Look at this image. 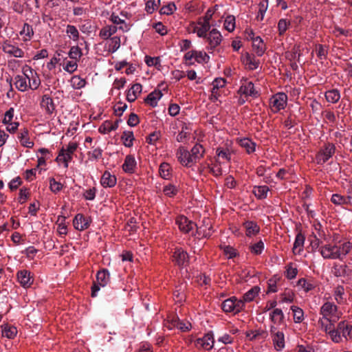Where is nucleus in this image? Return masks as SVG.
<instances>
[{
    "mask_svg": "<svg viewBox=\"0 0 352 352\" xmlns=\"http://www.w3.org/2000/svg\"><path fill=\"white\" fill-rule=\"evenodd\" d=\"M110 282V273L107 269H102L96 274V280L94 282L91 287V297L97 296V293L100 290V287L107 286Z\"/></svg>",
    "mask_w": 352,
    "mask_h": 352,
    "instance_id": "f257e3e1",
    "label": "nucleus"
},
{
    "mask_svg": "<svg viewBox=\"0 0 352 352\" xmlns=\"http://www.w3.org/2000/svg\"><path fill=\"white\" fill-rule=\"evenodd\" d=\"M336 146L331 142L325 143L316 155L318 164H324L335 154Z\"/></svg>",
    "mask_w": 352,
    "mask_h": 352,
    "instance_id": "f03ea898",
    "label": "nucleus"
},
{
    "mask_svg": "<svg viewBox=\"0 0 352 352\" xmlns=\"http://www.w3.org/2000/svg\"><path fill=\"white\" fill-rule=\"evenodd\" d=\"M352 331V325L345 320L340 321L335 328L336 335L339 336L338 340L333 341L335 343L342 342L349 340L351 336V332Z\"/></svg>",
    "mask_w": 352,
    "mask_h": 352,
    "instance_id": "7ed1b4c3",
    "label": "nucleus"
},
{
    "mask_svg": "<svg viewBox=\"0 0 352 352\" xmlns=\"http://www.w3.org/2000/svg\"><path fill=\"white\" fill-rule=\"evenodd\" d=\"M287 96L283 92H278L270 99V106L274 113L284 109L287 105Z\"/></svg>",
    "mask_w": 352,
    "mask_h": 352,
    "instance_id": "20e7f679",
    "label": "nucleus"
},
{
    "mask_svg": "<svg viewBox=\"0 0 352 352\" xmlns=\"http://www.w3.org/2000/svg\"><path fill=\"white\" fill-rule=\"evenodd\" d=\"M244 305L242 300H238L234 296L225 300L221 305V308L225 312H239Z\"/></svg>",
    "mask_w": 352,
    "mask_h": 352,
    "instance_id": "39448f33",
    "label": "nucleus"
},
{
    "mask_svg": "<svg viewBox=\"0 0 352 352\" xmlns=\"http://www.w3.org/2000/svg\"><path fill=\"white\" fill-rule=\"evenodd\" d=\"M23 75L26 76L28 80V88L36 90L41 85V80L36 72L27 65L23 67Z\"/></svg>",
    "mask_w": 352,
    "mask_h": 352,
    "instance_id": "423d86ee",
    "label": "nucleus"
},
{
    "mask_svg": "<svg viewBox=\"0 0 352 352\" xmlns=\"http://www.w3.org/2000/svg\"><path fill=\"white\" fill-rule=\"evenodd\" d=\"M270 335L275 349L281 351L285 347V335L283 332L279 331L274 325H272L270 327Z\"/></svg>",
    "mask_w": 352,
    "mask_h": 352,
    "instance_id": "0eeeda50",
    "label": "nucleus"
},
{
    "mask_svg": "<svg viewBox=\"0 0 352 352\" xmlns=\"http://www.w3.org/2000/svg\"><path fill=\"white\" fill-rule=\"evenodd\" d=\"M173 261L180 267H186L189 264L188 254L182 248H176L173 252Z\"/></svg>",
    "mask_w": 352,
    "mask_h": 352,
    "instance_id": "6e6552de",
    "label": "nucleus"
},
{
    "mask_svg": "<svg viewBox=\"0 0 352 352\" xmlns=\"http://www.w3.org/2000/svg\"><path fill=\"white\" fill-rule=\"evenodd\" d=\"M319 252L324 259L340 258V254L338 253V245H336L327 244L322 245Z\"/></svg>",
    "mask_w": 352,
    "mask_h": 352,
    "instance_id": "1a4fd4ad",
    "label": "nucleus"
},
{
    "mask_svg": "<svg viewBox=\"0 0 352 352\" xmlns=\"http://www.w3.org/2000/svg\"><path fill=\"white\" fill-rule=\"evenodd\" d=\"M205 38L208 42L207 50L211 53L221 43L222 36L217 29H212Z\"/></svg>",
    "mask_w": 352,
    "mask_h": 352,
    "instance_id": "9d476101",
    "label": "nucleus"
},
{
    "mask_svg": "<svg viewBox=\"0 0 352 352\" xmlns=\"http://www.w3.org/2000/svg\"><path fill=\"white\" fill-rule=\"evenodd\" d=\"M322 329L329 336L332 341L338 340V336L335 331L336 326L329 318H322L319 320Z\"/></svg>",
    "mask_w": 352,
    "mask_h": 352,
    "instance_id": "9b49d317",
    "label": "nucleus"
},
{
    "mask_svg": "<svg viewBox=\"0 0 352 352\" xmlns=\"http://www.w3.org/2000/svg\"><path fill=\"white\" fill-rule=\"evenodd\" d=\"M195 346L198 349L210 350L214 345V337L212 332L206 333L203 338H198L195 342Z\"/></svg>",
    "mask_w": 352,
    "mask_h": 352,
    "instance_id": "f8f14e48",
    "label": "nucleus"
},
{
    "mask_svg": "<svg viewBox=\"0 0 352 352\" xmlns=\"http://www.w3.org/2000/svg\"><path fill=\"white\" fill-rule=\"evenodd\" d=\"M18 282L24 288H28L34 283V278L31 272L26 270H19L16 274Z\"/></svg>",
    "mask_w": 352,
    "mask_h": 352,
    "instance_id": "ddd939ff",
    "label": "nucleus"
},
{
    "mask_svg": "<svg viewBox=\"0 0 352 352\" xmlns=\"http://www.w3.org/2000/svg\"><path fill=\"white\" fill-rule=\"evenodd\" d=\"M176 223L177 224L179 230L184 233H188L195 226H197L193 221L189 220L184 215L177 217Z\"/></svg>",
    "mask_w": 352,
    "mask_h": 352,
    "instance_id": "4468645a",
    "label": "nucleus"
},
{
    "mask_svg": "<svg viewBox=\"0 0 352 352\" xmlns=\"http://www.w3.org/2000/svg\"><path fill=\"white\" fill-rule=\"evenodd\" d=\"M2 50L6 54L16 58H22L24 56V52L21 48L8 41H5L3 43Z\"/></svg>",
    "mask_w": 352,
    "mask_h": 352,
    "instance_id": "2eb2a0df",
    "label": "nucleus"
},
{
    "mask_svg": "<svg viewBox=\"0 0 352 352\" xmlns=\"http://www.w3.org/2000/svg\"><path fill=\"white\" fill-rule=\"evenodd\" d=\"M241 60L248 69L254 70L259 66L260 62L256 59L254 55L250 54L248 52H245L242 54Z\"/></svg>",
    "mask_w": 352,
    "mask_h": 352,
    "instance_id": "dca6fc26",
    "label": "nucleus"
},
{
    "mask_svg": "<svg viewBox=\"0 0 352 352\" xmlns=\"http://www.w3.org/2000/svg\"><path fill=\"white\" fill-rule=\"evenodd\" d=\"M177 156L180 163L185 166L190 167L194 164L190 152L184 147H179Z\"/></svg>",
    "mask_w": 352,
    "mask_h": 352,
    "instance_id": "f3484780",
    "label": "nucleus"
},
{
    "mask_svg": "<svg viewBox=\"0 0 352 352\" xmlns=\"http://www.w3.org/2000/svg\"><path fill=\"white\" fill-rule=\"evenodd\" d=\"M252 48L258 56H262L266 51V45L260 36L252 38Z\"/></svg>",
    "mask_w": 352,
    "mask_h": 352,
    "instance_id": "a211bd4d",
    "label": "nucleus"
},
{
    "mask_svg": "<svg viewBox=\"0 0 352 352\" xmlns=\"http://www.w3.org/2000/svg\"><path fill=\"white\" fill-rule=\"evenodd\" d=\"M337 311L338 307L332 302H326L320 307V314L322 315V318L336 316Z\"/></svg>",
    "mask_w": 352,
    "mask_h": 352,
    "instance_id": "6ab92c4d",
    "label": "nucleus"
},
{
    "mask_svg": "<svg viewBox=\"0 0 352 352\" xmlns=\"http://www.w3.org/2000/svg\"><path fill=\"white\" fill-rule=\"evenodd\" d=\"M137 167V162L133 155H128L124 159V164H122V170L129 174L135 172Z\"/></svg>",
    "mask_w": 352,
    "mask_h": 352,
    "instance_id": "aec40b11",
    "label": "nucleus"
},
{
    "mask_svg": "<svg viewBox=\"0 0 352 352\" xmlns=\"http://www.w3.org/2000/svg\"><path fill=\"white\" fill-rule=\"evenodd\" d=\"M197 232L203 237L210 236L212 233L210 220L204 219L203 220V225L197 228Z\"/></svg>",
    "mask_w": 352,
    "mask_h": 352,
    "instance_id": "412c9836",
    "label": "nucleus"
},
{
    "mask_svg": "<svg viewBox=\"0 0 352 352\" xmlns=\"http://www.w3.org/2000/svg\"><path fill=\"white\" fill-rule=\"evenodd\" d=\"M117 179L115 175H111L106 170L102 175L100 184L104 188H112L116 186Z\"/></svg>",
    "mask_w": 352,
    "mask_h": 352,
    "instance_id": "4be33fe9",
    "label": "nucleus"
},
{
    "mask_svg": "<svg viewBox=\"0 0 352 352\" xmlns=\"http://www.w3.org/2000/svg\"><path fill=\"white\" fill-rule=\"evenodd\" d=\"M41 107L47 114H52L55 111V104L53 99L48 95H44L41 101Z\"/></svg>",
    "mask_w": 352,
    "mask_h": 352,
    "instance_id": "5701e85b",
    "label": "nucleus"
},
{
    "mask_svg": "<svg viewBox=\"0 0 352 352\" xmlns=\"http://www.w3.org/2000/svg\"><path fill=\"white\" fill-rule=\"evenodd\" d=\"M243 226L245 230V234L248 237L254 236L260 232L259 226L254 221H247Z\"/></svg>",
    "mask_w": 352,
    "mask_h": 352,
    "instance_id": "b1692460",
    "label": "nucleus"
},
{
    "mask_svg": "<svg viewBox=\"0 0 352 352\" xmlns=\"http://www.w3.org/2000/svg\"><path fill=\"white\" fill-rule=\"evenodd\" d=\"M74 226L78 230H83L89 226V221L82 214L76 215L74 221Z\"/></svg>",
    "mask_w": 352,
    "mask_h": 352,
    "instance_id": "393cba45",
    "label": "nucleus"
},
{
    "mask_svg": "<svg viewBox=\"0 0 352 352\" xmlns=\"http://www.w3.org/2000/svg\"><path fill=\"white\" fill-rule=\"evenodd\" d=\"M29 131L26 128L20 130L18 133V139L19 140L21 145L26 148H32L34 142L30 140L29 138Z\"/></svg>",
    "mask_w": 352,
    "mask_h": 352,
    "instance_id": "a878e982",
    "label": "nucleus"
},
{
    "mask_svg": "<svg viewBox=\"0 0 352 352\" xmlns=\"http://www.w3.org/2000/svg\"><path fill=\"white\" fill-rule=\"evenodd\" d=\"M78 147L76 142H71L69 143L65 150L64 158H63V162L64 163V167L68 168V163L72 160V155L76 151Z\"/></svg>",
    "mask_w": 352,
    "mask_h": 352,
    "instance_id": "bb28decb",
    "label": "nucleus"
},
{
    "mask_svg": "<svg viewBox=\"0 0 352 352\" xmlns=\"http://www.w3.org/2000/svg\"><path fill=\"white\" fill-rule=\"evenodd\" d=\"M142 86L140 83H135L132 85V87L129 89L126 94V100L129 102H134L137 98L138 95L142 92Z\"/></svg>",
    "mask_w": 352,
    "mask_h": 352,
    "instance_id": "cd10ccee",
    "label": "nucleus"
},
{
    "mask_svg": "<svg viewBox=\"0 0 352 352\" xmlns=\"http://www.w3.org/2000/svg\"><path fill=\"white\" fill-rule=\"evenodd\" d=\"M163 94L160 90H155L150 93L145 98L144 102L152 107L157 105L158 100L162 97Z\"/></svg>",
    "mask_w": 352,
    "mask_h": 352,
    "instance_id": "c85d7f7f",
    "label": "nucleus"
},
{
    "mask_svg": "<svg viewBox=\"0 0 352 352\" xmlns=\"http://www.w3.org/2000/svg\"><path fill=\"white\" fill-rule=\"evenodd\" d=\"M198 25L199 27L195 28V32L197 33V36L201 38H205L207 36L208 32L210 29V24L208 22H205L201 20H199Z\"/></svg>",
    "mask_w": 352,
    "mask_h": 352,
    "instance_id": "c756f323",
    "label": "nucleus"
},
{
    "mask_svg": "<svg viewBox=\"0 0 352 352\" xmlns=\"http://www.w3.org/2000/svg\"><path fill=\"white\" fill-rule=\"evenodd\" d=\"M205 153V149L200 144H196L190 150V156L193 160L194 164L199 160Z\"/></svg>",
    "mask_w": 352,
    "mask_h": 352,
    "instance_id": "7c9ffc66",
    "label": "nucleus"
},
{
    "mask_svg": "<svg viewBox=\"0 0 352 352\" xmlns=\"http://www.w3.org/2000/svg\"><path fill=\"white\" fill-rule=\"evenodd\" d=\"M14 79L15 87L19 91L24 92L28 89L26 76L16 75Z\"/></svg>",
    "mask_w": 352,
    "mask_h": 352,
    "instance_id": "2f4dec72",
    "label": "nucleus"
},
{
    "mask_svg": "<svg viewBox=\"0 0 352 352\" xmlns=\"http://www.w3.org/2000/svg\"><path fill=\"white\" fill-rule=\"evenodd\" d=\"M120 120H117L114 123H112L111 121L107 120L102 123V124L99 127V131L101 133L106 134L109 133L112 131H115L118 128V124Z\"/></svg>",
    "mask_w": 352,
    "mask_h": 352,
    "instance_id": "473e14b6",
    "label": "nucleus"
},
{
    "mask_svg": "<svg viewBox=\"0 0 352 352\" xmlns=\"http://www.w3.org/2000/svg\"><path fill=\"white\" fill-rule=\"evenodd\" d=\"M159 174L164 179H170L172 177V168L168 163L163 162L159 167Z\"/></svg>",
    "mask_w": 352,
    "mask_h": 352,
    "instance_id": "72a5a7b5",
    "label": "nucleus"
},
{
    "mask_svg": "<svg viewBox=\"0 0 352 352\" xmlns=\"http://www.w3.org/2000/svg\"><path fill=\"white\" fill-rule=\"evenodd\" d=\"M239 144L245 149L248 154H251L255 151L256 143L248 138L241 139L239 140Z\"/></svg>",
    "mask_w": 352,
    "mask_h": 352,
    "instance_id": "f704fd0d",
    "label": "nucleus"
},
{
    "mask_svg": "<svg viewBox=\"0 0 352 352\" xmlns=\"http://www.w3.org/2000/svg\"><path fill=\"white\" fill-rule=\"evenodd\" d=\"M212 96L214 97L215 99H217V97L219 96V89L220 88H223L226 85V80L222 78H215L212 83Z\"/></svg>",
    "mask_w": 352,
    "mask_h": 352,
    "instance_id": "c9c22d12",
    "label": "nucleus"
},
{
    "mask_svg": "<svg viewBox=\"0 0 352 352\" xmlns=\"http://www.w3.org/2000/svg\"><path fill=\"white\" fill-rule=\"evenodd\" d=\"M269 190L267 186H258L254 187L252 192L257 199H264L267 197Z\"/></svg>",
    "mask_w": 352,
    "mask_h": 352,
    "instance_id": "e433bc0d",
    "label": "nucleus"
},
{
    "mask_svg": "<svg viewBox=\"0 0 352 352\" xmlns=\"http://www.w3.org/2000/svg\"><path fill=\"white\" fill-rule=\"evenodd\" d=\"M347 265L334 264L332 267V273L336 277H344L347 275Z\"/></svg>",
    "mask_w": 352,
    "mask_h": 352,
    "instance_id": "4c0bfd02",
    "label": "nucleus"
},
{
    "mask_svg": "<svg viewBox=\"0 0 352 352\" xmlns=\"http://www.w3.org/2000/svg\"><path fill=\"white\" fill-rule=\"evenodd\" d=\"M272 322L274 324H280L284 319V314L280 309L276 308L270 314Z\"/></svg>",
    "mask_w": 352,
    "mask_h": 352,
    "instance_id": "58836bf2",
    "label": "nucleus"
},
{
    "mask_svg": "<svg viewBox=\"0 0 352 352\" xmlns=\"http://www.w3.org/2000/svg\"><path fill=\"white\" fill-rule=\"evenodd\" d=\"M118 28L115 25H108L101 29L100 36L103 39H107L117 32Z\"/></svg>",
    "mask_w": 352,
    "mask_h": 352,
    "instance_id": "ea45409f",
    "label": "nucleus"
},
{
    "mask_svg": "<svg viewBox=\"0 0 352 352\" xmlns=\"http://www.w3.org/2000/svg\"><path fill=\"white\" fill-rule=\"evenodd\" d=\"M265 245L261 239H260L256 243L250 244L249 246V250L251 253L254 255H260L262 254L264 250Z\"/></svg>",
    "mask_w": 352,
    "mask_h": 352,
    "instance_id": "a19ab883",
    "label": "nucleus"
},
{
    "mask_svg": "<svg viewBox=\"0 0 352 352\" xmlns=\"http://www.w3.org/2000/svg\"><path fill=\"white\" fill-rule=\"evenodd\" d=\"M121 140L123 142V144L126 147H131L133 146V142L134 140V135L133 131H124L121 136Z\"/></svg>",
    "mask_w": 352,
    "mask_h": 352,
    "instance_id": "79ce46f5",
    "label": "nucleus"
},
{
    "mask_svg": "<svg viewBox=\"0 0 352 352\" xmlns=\"http://www.w3.org/2000/svg\"><path fill=\"white\" fill-rule=\"evenodd\" d=\"M325 98L329 102L336 103L340 98V94L338 89H331L325 93Z\"/></svg>",
    "mask_w": 352,
    "mask_h": 352,
    "instance_id": "37998d69",
    "label": "nucleus"
},
{
    "mask_svg": "<svg viewBox=\"0 0 352 352\" xmlns=\"http://www.w3.org/2000/svg\"><path fill=\"white\" fill-rule=\"evenodd\" d=\"M260 292V287L258 286H254L245 294H244L243 298L245 302H251L255 297Z\"/></svg>",
    "mask_w": 352,
    "mask_h": 352,
    "instance_id": "c03bdc74",
    "label": "nucleus"
},
{
    "mask_svg": "<svg viewBox=\"0 0 352 352\" xmlns=\"http://www.w3.org/2000/svg\"><path fill=\"white\" fill-rule=\"evenodd\" d=\"M351 197H344L339 194H333L331 201L336 205L349 204L351 202Z\"/></svg>",
    "mask_w": 352,
    "mask_h": 352,
    "instance_id": "a18cd8bd",
    "label": "nucleus"
},
{
    "mask_svg": "<svg viewBox=\"0 0 352 352\" xmlns=\"http://www.w3.org/2000/svg\"><path fill=\"white\" fill-rule=\"evenodd\" d=\"M17 334V329L15 327L5 325L3 327L2 336L8 339H13Z\"/></svg>",
    "mask_w": 352,
    "mask_h": 352,
    "instance_id": "49530a36",
    "label": "nucleus"
},
{
    "mask_svg": "<svg viewBox=\"0 0 352 352\" xmlns=\"http://www.w3.org/2000/svg\"><path fill=\"white\" fill-rule=\"evenodd\" d=\"M352 248V244L349 241L344 242L340 245H338V253L340 254L339 260H343L345 256L349 253Z\"/></svg>",
    "mask_w": 352,
    "mask_h": 352,
    "instance_id": "de8ad7c7",
    "label": "nucleus"
},
{
    "mask_svg": "<svg viewBox=\"0 0 352 352\" xmlns=\"http://www.w3.org/2000/svg\"><path fill=\"white\" fill-rule=\"evenodd\" d=\"M241 92L247 96H256L257 92L254 89V85L252 82H248L244 86H242L240 89Z\"/></svg>",
    "mask_w": 352,
    "mask_h": 352,
    "instance_id": "09e8293b",
    "label": "nucleus"
},
{
    "mask_svg": "<svg viewBox=\"0 0 352 352\" xmlns=\"http://www.w3.org/2000/svg\"><path fill=\"white\" fill-rule=\"evenodd\" d=\"M20 34L24 36V41H29L34 35L32 27L28 23H24L22 30L20 31Z\"/></svg>",
    "mask_w": 352,
    "mask_h": 352,
    "instance_id": "8fccbe9b",
    "label": "nucleus"
},
{
    "mask_svg": "<svg viewBox=\"0 0 352 352\" xmlns=\"http://www.w3.org/2000/svg\"><path fill=\"white\" fill-rule=\"evenodd\" d=\"M286 270L285 272V276L287 278L292 280L296 278L298 274V270L294 266L293 263H289L285 267Z\"/></svg>",
    "mask_w": 352,
    "mask_h": 352,
    "instance_id": "3c124183",
    "label": "nucleus"
},
{
    "mask_svg": "<svg viewBox=\"0 0 352 352\" xmlns=\"http://www.w3.org/2000/svg\"><path fill=\"white\" fill-rule=\"evenodd\" d=\"M291 309L294 314V320L296 323H300L304 320L303 310L296 306H292Z\"/></svg>",
    "mask_w": 352,
    "mask_h": 352,
    "instance_id": "603ef678",
    "label": "nucleus"
},
{
    "mask_svg": "<svg viewBox=\"0 0 352 352\" xmlns=\"http://www.w3.org/2000/svg\"><path fill=\"white\" fill-rule=\"evenodd\" d=\"M65 32L69 37V38L72 39L74 41H76L78 40L79 32L76 26L73 25H67Z\"/></svg>",
    "mask_w": 352,
    "mask_h": 352,
    "instance_id": "864d4df0",
    "label": "nucleus"
},
{
    "mask_svg": "<svg viewBox=\"0 0 352 352\" xmlns=\"http://www.w3.org/2000/svg\"><path fill=\"white\" fill-rule=\"evenodd\" d=\"M268 0H262L258 4V12L256 16L258 21H263L264 19L265 13L267 10Z\"/></svg>",
    "mask_w": 352,
    "mask_h": 352,
    "instance_id": "5fc2aeb1",
    "label": "nucleus"
},
{
    "mask_svg": "<svg viewBox=\"0 0 352 352\" xmlns=\"http://www.w3.org/2000/svg\"><path fill=\"white\" fill-rule=\"evenodd\" d=\"M334 298L338 304L344 302V288L342 285H338L334 289Z\"/></svg>",
    "mask_w": 352,
    "mask_h": 352,
    "instance_id": "6e6d98bb",
    "label": "nucleus"
},
{
    "mask_svg": "<svg viewBox=\"0 0 352 352\" xmlns=\"http://www.w3.org/2000/svg\"><path fill=\"white\" fill-rule=\"evenodd\" d=\"M71 84L74 89H79L85 86L86 81L79 76H74L71 78Z\"/></svg>",
    "mask_w": 352,
    "mask_h": 352,
    "instance_id": "4d7b16f0",
    "label": "nucleus"
},
{
    "mask_svg": "<svg viewBox=\"0 0 352 352\" xmlns=\"http://www.w3.org/2000/svg\"><path fill=\"white\" fill-rule=\"evenodd\" d=\"M305 240V236L301 232L298 233L296 236L295 241L294 243L293 251L294 252L296 249L300 248L298 250V253H300L302 250V248L303 247Z\"/></svg>",
    "mask_w": 352,
    "mask_h": 352,
    "instance_id": "13d9d810",
    "label": "nucleus"
},
{
    "mask_svg": "<svg viewBox=\"0 0 352 352\" xmlns=\"http://www.w3.org/2000/svg\"><path fill=\"white\" fill-rule=\"evenodd\" d=\"M297 285L302 289L305 292H308L314 289L315 286L313 283L307 282L305 278H300L298 280Z\"/></svg>",
    "mask_w": 352,
    "mask_h": 352,
    "instance_id": "bf43d9fd",
    "label": "nucleus"
},
{
    "mask_svg": "<svg viewBox=\"0 0 352 352\" xmlns=\"http://www.w3.org/2000/svg\"><path fill=\"white\" fill-rule=\"evenodd\" d=\"M82 55V50L78 46H73L70 48L69 56L71 59L77 61Z\"/></svg>",
    "mask_w": 352,
    "mask_h": 352,
    "instance_id": "052dcab7",
    "label": "nucleus"
},
{
    "mask_svg": "<svg viewBox=\"0 0 352 352\" xmlns=\"http://www.w3.org/2000/svg\"><path fill=\"white\" fill-rule=\"evenodd\" d=\"M77 61L74 60H66L63 63V69L69 74L74 72L77 69Z\"/></svg>",
    "mask_w": 352,
    "mask_h": 352,
    "instance_id": "680f3d73",
    "label": "nucleus"
},
{
    "mask_svg": "<svg viewBox=\"0 0 352 352\" xmlns=\"http://www.w3.org/2000/svg\"><path fill=\"white\" fill-rule=\"evenodd\" d=\"M224 28L226 30L231 32L235 28V18L232 15L228 16L224 21Z\"/></svg>",
    "mask_w": 352,
    "mask_h": 352,
    "instance_id": "e2e57ef3",
    "label": "nucleus"
},
{
    "mask_svg": "<svg viewBox=\"0 0 352 352\" xmlns=\"http://www.w3.org/2000/svg\"><path fill=\"white\" fill-rule=\"evenodd\" d=\"M160 0H148L146 3V11L148 13H153L160 6Z\"/></svg>",
    "mask_w": 352,
    "mask_h": 352,
    "instance_id": "0e129e2a",
    "label": "nucleus"
},
{
    "mask_svg": "<svg viewBox=\"0 0 352 352\" xmlns=\"http://www.w3.org/2000/svg\"><path fill=\"white\" fill-rule=\"evenodd\" d=\"M290 25V21H287L285 19H281L278 22V34L280 36L283 35L284 33L288 28V26Z\"/></svg>",
    "mask_w": 352,
    "mask_h": 352,
    "instance_id": "69168bd1",
    "label": "nucleus"
},
{
    "mask_svg": "<svg viewBox=\"0 0 352 352\" xmlns=\"http://www.w3.org/2000/svg\"><path fill=\"white\" fill-rule=\"evenodd\" d=\"M163 192L165 195L172 197L177 195L178 190L175 185L168 184L164 187Z\"/></svg>",
    "mask_w": 352,
    "mask_h": 352,
    "instance_id": "338daca9",
    "label": "nucleus"
},
{
    "mask_svg": "<svg viewBox=\"0 0 352 352\" xmlns=\"http://www.w3.org/2000/svg\"><path fill=\"white\" fill-rule=\"evenodd\" d=\"M195 60L198 63H208L210 60V56L206 52L196 50Z\"/></svg>",
    "mask_w": 352,
    "mask_h": 352,
    "instance_id": "774afa93",
    "label": "nucleus"
}]
</instances>
